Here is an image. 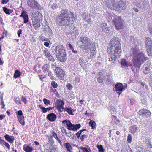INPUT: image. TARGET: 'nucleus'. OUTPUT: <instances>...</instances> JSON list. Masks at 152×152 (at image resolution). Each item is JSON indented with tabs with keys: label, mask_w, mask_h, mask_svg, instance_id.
<instances>
[{
	"label": "nucleus",
	"mask_w": 152,
	"mask_h": 152,
	"mask_svg": "<svg viewBox=\"0 0 152 152\" xmlns=\"http://www.w3.org/2000/svg\"><path fill=\"white\" fill-rule=\"evenodd\" d=\"M49 65L47 64L44 65L42 67V69L44 73H45L48 70Z\"/></svg>",
	"instance_id": "31"
},
{
	"label": "nucleus",
	"mask_w": 152,
	"mask_h": 152,
	"mask_svg": "<svg viewBox=\"0 0 152 152\" xmlns=\"http://www.w3.org/2000/svg\"><path fill=\"white\" fill-rule=\"evenodd\" d=\"M147 52L149 56H152V46L147 47Z\"/></svg>",
	"instance_id": "32"
},
{
	"label": "nucleus",
	"mask_w": 152,
	"mask_h": 152,
	"mask_svg": "<svg viewBox=\"0 0 152 152\" xmlns=\"http://www.w3.org/2000/svg\"><path fill=\"white\" fill-rule=\"evenodd\" d=\"M43 101L44 104L46 105H48V104H50V102L49 100H48L45 98L43 99Z\"/></svg>",
	"instance_id": "38"
},
{
	"label": "nucleus",
	"mask_w": 152,
	"mask_h": 152,
	"mask_svg": "<svg viewBox=\"0 0 152 152\" xmlns=\"http://www.w3.org/2000/svg\"><path fill=\"white\" fill-rule=\"evenodd\" d=\"M107 7L111 10L119 11L124 9L125 4L121 0H106Z\"/></svg>",
	"instance_id": "4"
},
{
	"label": "nucleus",
	"mask_w": 152,
	"mask_h": 152,
	"mask_svg": "<svg viewBox=\"0 0 152 152\" xmlns=\"http://www.w3.org/2000/svg\"><path fill=\"white\" fill-rule=\"evenodd\" d=\"M80 40L79 43H80L81 42L82 44L80 46L81 48L84 50H87L89 48L90 45V41L86 37H81L80 39Z\"/></svg>",
	"instance_id": "6"
},
{
	"label": "nucleus",
	"mask_w": 152,
	"mask_h": 152,
	"mask_svg": "<svg viewBox=\"0 0 152 152\" xmlns=\"http://www.w3.org/2000/svg\"><path fill=\"white\" fill-rule=\"evenodd\" d=\"M32 23L33 26L35 30H37L38 28H40L41 26L40 23L37 22H36L34 21L32 22Z\"/></svg>",
	"instance_id": "24"
},
{
	"label": "nucleus",
	"mask_w": 152,
	"mask_h": 152,
	"mask_svg": "<svg viewBox=\"0 0 152 152\" xmlns=\"http://www.w3.org/2000/svg\"><path fill=\"white\" fill-rule=\"evenodd\" d=\"M27 3L28 5L32 9L38 10L41 9L40 5L35 0H28Z\"/></svg>",
	"instance_id": "7"
},
{
	"label": "nucleus",
	"mask_w": 152,
	"mask_h": 152,
	"mask_svg": "<svg viewBox=\"0 0 152 152\" xmlns=\"http://www.w3.org/2000/svg\"><path fill=\"white\" fill-rule=\"evenodd\" d=\"M20 100V98L19 97H18L17 98H16L15 102L18 104H21V102Z\"/></svg>",
	"instance_id": "49"
},
{
	"label": "nucleus",
	"mask_w": 152,
	"mask_h": 152,
	"mask_svg": "<svg viewBox=\"0 0 152 152\" xmlns=\"http://www.w3.org/2000/svg\"><path fill=\"white\" fill-rule=\"evenodd\" d=\"M67 129L69 130L76 131L79 129L81 126L80 124H77L75 125L72 124L71 122L69 124H68Z\"/></svg>",
	"instance_id": "12"
},
{
	"label": "nucleus",
	"mask_w": 152,
	"mask_h": 152,
	"mask_svg": "<svg viewBox=\"0 0 152 152\" xmlns=\"http://www.w3.org/2000/svg\"><path fill=\"white\" fill-rule=\"evenodd\" d=\"M47 58L49 60L53 62L55 61L54 59L51 55H50L49 56H48Z\"/></svg>",
	"instance_id": "47"
},
{
	"label": "nucleus",
	"mask_w": 152,
	"mask_h": 152,
	"mask_svg": "<svg viewBox=\"0 0 152 152\" xmlns=\"http://www.w3.org/2000/svg\"><path fill=\"white\" fill-rule=\"evenodd\" d=\"M22 112L21 110H19L18 112V114L19 115V116H22Z\"/></svg>",
	"instance_id": "60"
},
{
	"label": "nucleus",
	"mask_w": 152,
	"mask_h": 152,
	"mask_svg": "<svg viewBox=\"0 0 152 152\" xmlns=\"http://www.w3.org/2000/svg\"><path fill=\"white\" fill-rule=\"evenodd\" d=\"M115 47L114 50V55L115 56H117V57H119L121 56V54L122 52L121 45Z\"/></svg>",
	"instance_id": "16"
},
{
	"label": "nucleus",
	"mask_w": 152,
	"mask_h": 152,
	"mask_svg": "<svg viewBox=\"0 0 152 152\" xmlns=\"http://www.w3.org/2000/svg\"><path fill=\"white\" fill-rule=\"evenodd\" d=\"M22 100L23 102L25 104H26L27 103L26 98L23 97V96L22 97Z\"/></svg>",
	"instance_id": "58"
},
{
	"label": "nucleus",
	"mask_w": 152,
	"mask_h": 152,
	"mask_svg": "<svg viewBox=\"0 0 152 152\" xmlns=\"http://www.w3.org/2000/svg\"><path fill=\"white\" fill-rule=\"evenodd\" d=\"M101 27L103 31L106 34H109L110 31V28L109 27L106 23H104L101 25Z\"/></svg>",
	"instance_id": "15"
},
{
	"label": "nucleus",
	"mask_w": 152,
	"mask_h": 152,
	"mask_svg": "<svg viewBox=\"0 0 152 152\" xmlns=\"http://www.w3.org/2000/svg\"><path fill=\"white\" fill-rule=\"evenodd\" d=\"M56 103L57 104V105L56 107H58L59 106H62V105H63L64 104V101L60 99H58L57 100Z\"/></svg>",
	"instance_id": "29"
},
{
	"label": "nucleus",
	"mask_w": 152,
	"mask_h": 152,
	"mask_svg": "<svg viewBox=\"0 0 152 152\" xmlns=\"http://www.w3.org/2000/svg\"><path fill=\"white\" fill-rule=\"evenodd\" d=\"M43 52L47 58L48 56H49L50 54L48 51L46 49H45L43 50Z\"/></svg>",
	"instance_id": "39"
},
{
	"label": "nucleus",
	"mask_w": 152,
	"mask_h": 152,
	"mask_svg": "<svg viewBox=\"0 0 152 152\" xmlns=\"http://www.w3.org/2000/svg\"><path fill=\"white\" fill-rule=\"evenodd\" d=\"M4 145L6 147H7L8 149H10V145L7 142H6L4 144Z\"/></svg>",
	"instance_id": "63"
},
{
	"label": "nucleus",
	"mask_w": 152,
	"mask_h": 152,
	"mask_svg": "<svg viewBox=\"0 0 152 152\" xmlns=\"http://www.w3.org/2000/svg\"><path fill=\"white\" fill-rule=\"evenodd\" d=\"M76 20L77 18L72 12L67 9H62L61 13L56 16L55 22L59 26H69L72 22Z\"/></svg>",
	"instance_id": "1"
},
{
	"label": "nucleus",
	"mask_w": 152,
	"mask_h": 152,
	"mask_svg": "<svg viewBox=\"0 0 152 152\" xmlns=\"http://www.w3.org/2000/svg\"><path fill=\"white\" fill-rule=\"evenodd\" d=\"M88 137V135H85L84 134H83L82 135H81V136L80 137V139L81 140V141H83L84 140L87 138Z\"/></svg>",
	"instance_id": "50"
},
{
	"label": "nucleus",
	"mask_w": 152,
	"mask_h": 152,
	"mask_svg": "<svg viewBox=\"0 0 152 152\" xmlns=\"http://www.w3.org/2000/svg\"><path fill=\"white\" fill-rule=\"evenodd\" d=\"M112 47H108V48L107 50V52L110 54H112Z\"/></svg>",
	"instance_id": "53"
},
{
	"label": "nucleus",
	"mask_w": 152,
	"mask_h": 152,
	"mask_svg": "<svg viewBox=\"0 0 152 152\" xmlns=\"http://www.w3.org/2000/svg\"><path fill=\"white\" fill-rule=\"evenodd\" d=\"M26 15V14L25 11H24V12L23 11V12H22L21 13V14L20 16V17H22L23 18L24 16L25 15Z\"/></svg>",
	"instance_id": "64"
},
{
	"label": "nucleus",
	"mask_w": 152,
	"mask_h": 152,
	"mask_svg": "<svg viewBox=\"0 0 152 152\" xmlns=\"http://www.w3.org/2000/svg\"><path fill=\"white\" fill-rule=\"evenodd\" d=\"M112 22L118 30H122L124 26V20L120 16H115L112 20Z\"/></svg>",
	"instance_id": "5"
},
{
	"label": "nucleus",
	"mask_w": 152,
	"mask_h": 152,
	"mask_svg": "<svg viewBox=\"0 0 152 152\" xmlns=\"http://www.w3.org/2000/svg\"><path fill=\"white\" fill-rule=\"evenodd\" d=\"M31 16L32 22H37L39 23H40V20L42 19V14L39 12L32 13Z\"/></svg>",
	"instance_id": "9"
},
{
	"label": "nucleus",
	"mask_w": 152,
	"mask_h": 152,
	"mask_svg": "<svg viewBox=\"0 0 152 152\" xmlns=\"http://www.w3.org/2000/svg\"><path fill=\"white\" fill-rule=\"evenodd\" d=\"M104 78L103 77H98L97 78V81L99 83H102L103 82Z\"/></svg>",
	"instance_id": "45"
},
{
	"label": "nucleus",
	"mask_w": 152,
	"mask_h": 152,
	"mask_svg": "<svg viewBox=\"0 0 152 152\" xmlns=\"http://www.w3.org/2000/svg\"><path fill=\"white\" fill-rule=\"evenodd\" d=\"M73 134H72V133L71 132H69L68 133H66V135L69 137H70Z\"/></svg>",
	"instance_id": "56"
},
{
	"label": "nucleus",
	"mask_w": 152,
	"mask_h": 152,
	"mask_svg": "<svg viewBox=\"0 0 152 152\" xmlns=\"http://www.w3.org/2000/svg\"><path fill=\"white\" fill-rule=\"evenodd\" d=\"M82 16L83 20L87 23H89L91 22V18H90V17L86 14V12H83L82 14Z\"/></svg>",
	"instance_id": "17"
},
{
	"label": "nucleus",
	"mask_w": 152,
	"mask_h": 152,
	"mask_svg": "<svg viewBox=\"0 0 152 152\" xmlns=\"http://www.w3.org/2000/svg\"><path fill=\"white\" fill-rule=\"evenodd\" d=\"M145 41L147 47H152V40L149 37H146L145 38Z\"/></svg>",
	"instance_id": "19"
},
{
	"label": "nucleus",
	"mask_w": 152,
	"mask_h": 152,
	"mask_svg": "<svg viewBox=\"0 0 152 152\" xmlns=\"http://www.w3.org/2000/svg\"><path fill=\"white\" fill-rule=\"evenodd\" d=\"M9 0H2L1 3L3 4L7 3L9 1Z\"/></svg>",
	"instance_id": "62"
},
{
	"label": "nucleus",
	"mask_w": 152,
	"mask_h": 152,
	"mask_svg": "<svg viewBox=\"0 0 152 152\" xmlns=\"http://www.w3.org/2000/svg\"><path fill=\"white\" fill-rule=\"evenodd\" d=\"M62 122L64 124L66 123V124L67 127L68 126V125L70 123H71L70 121L68 120H65L62 121Z\"/></svg>",
	"instance_id": "41"
},
{
	"label": "nucleus",
	"mask_w": 152,
	"mask_h": 152,
	"mask_svg": "<svg viewBox=\"0 0 152 152\" xmlns=\"http://www.w3.org/2000/svg\"><path fill=\"white\" fill-rule=\"evenodd\" d=\"M64 145L67 151L69 152H72L71 149H72V147L69 143L68 142L65 143H64Z\"/></svg>",
	"instance_id": "21"
},
{
	"label": "nucleus",
	"mask_w": 152,
	"mask_h": 152,
	"mask_svg": "<svg viewBox=\"0 0 152 152\" xmlns=\"http://www.w3.org/2000/svg\"><path fill=\"white\" fill-rule=\"evenodd\" d=\"M66 88L69 90H71L72 88V85L69 83L67 84L66 85Z\"/></svg>",
	"instance_id": "51"
},
{
	"label": "nucleus",
	"mask_w": 152,
	"mask_h": 152,
	"mask_svg": "<svg viewBox=\"0 0 152 152\" xmlns=\"http://www.w3.org/2000/svg\"><path fill=\"white\" fill-rule=\"evenodd\" d=\"M69 48L72 50L73 52L75 53H77V51H75L74 50L72 46L70 44H69Z\"/></svg>",
	"instance_id": "48"
},
{
	"label": "nucleus",
	"mask_w": 152,
	"mask_h": 152,
	"mask_svg": "<svg viewBox=\"0 0 152 152\" xmlns=\"http://www.w3.org/2000/svg\"><path fill=\"white\" fill-rule=\"evenodd\" d=\"M23 18L24 20V23H26L28 21V17L27 15H25Z\"/></svg>",
	"instance_id": "36"
},
{
	"label": "nucleus",
	"mask_w": 152,
	"mask_h": 152,
	"mask_svg": "<svg viewBox=\"0 0 152 152\" xmlns=\"http://www.w3.org/2000/svg\"><path fill=\"white\" fill-rule=\"evenodd\" d=\"M54 54H55L59 61L61 62L65 61L67 56L66 52L63 46L61 45H58L54 49Z\"/></svg>",
	"instance_id": "3"
},
{
	"label": "nucleus",
	"mask_w": 152,
	"mask_h": 152,
	"mask_svg": "<svg viewBox=\"0 0 152 152\" xmlns=\"http://www.w3.org/2000/svg\"><path fill=\"white\" fill-rule=\"evenodd\" d=\"M58 6L57 4L56 3H54L53 4L52 6V8L53 10H54L56 9Z\"/></svg>",
	"instance_id": "52"
},
{
	"label": "nucleus",
	"mask_w": 152,
	"mask_h": 152,
	"mask_svg": "<svg viewBox=\"0 0 152 152\" xmlns=\"http://www.w3.org/2000/svg\"><path fill=\"white\" fill-rule=\"evenodd\" d=\"M79 63L82 66L84 65V60L83 58L80 57L79 59Z\"/></svg>",
	"instance_id": "40"
},
{
	"label": "nucleus",
	"mask_w": 152,
	"mask_h": 152,
	"mask_svg": "<svg viewBox=\"0 0 152 152\" xmlns=\"http://www.w3.org/2000/svg\"><path fill=\"white\" fill-rule=\"evenodd\" d=\"M54 72L56 73V76L59 78H62L64 75V73L62 69L59 67H56Z\"/></svg>",
	"instance_id": "10"
},
{
	"label": "nucleus",
	"mask_w": 152,
	"mask_h": 152,
	"mask_svg": "<svg viewBox=\"0 0 152 152\" xmlns=\"http://www.w3.org/2000/svg\"><path fill=\"white\" fill-rule=\"evenodd\" d=\"M5 139L8 142L12 143L14 140V137L13 136H9L8 134L5 135L4 136Z\"/></svg>",
	"instance_id": "18"
},
{
	"label": "nucleus",
	"mask_w": 152,
	"mask_h": 152,
	"mask_svg": "<svg viewBox=\"0 0 152 152\" xmlns=\"http://www.w3.org/2000/svg\"><path fill=\"white\" fill-rule=\"evenodd\" d=\"M57 116L54 113H50L48 114L46 117V118L51 122H53L56 120Z\"/></svg>",
	"instance_id": "14"
},
{
	"label": "nucleus",
	"mask_w": 152,
	"mask_h": 152,
	"mask_svg": "<svg viewBox=\"0 0 152 152\" xmlns=\"http://www.w3.org/2000/svg\"><path fill=\"white\" fill-rule=\"evenodd\" d=\"M110 44V45L112 48L121 45L120 39L118 37H114L111 39Z\"/></svg>",
	"instance_id": "8"
},
{
	"label": "nucleus",
	"mask_w": 152,
	"mask_h": 152,
	"mask_svg": "<svg viewBox=\"0 0 152 152\" xmlns=\"http://www.w3.org/2000/svg\"><path fill=\"white\" fill-rule=\"evenodd\" d=\"M129 130L130 132L134 134L138 130L137 127L135 125L131 126L129 127Z\"/></svg>",
	"instance_id": "20"
},
{
	"label": "nucleus",
	"mask_w": 152,
	"mask_h": 152,
	"mask_svg": "<svg viewBox=\"0 0 152 152\" xmlns=\"http://www.w3.org/2000/svg\"><path fill=\"white\" fill-rule=\"evenodd\" d=\"M22 30L21 29L19 30L18 31L17 34L18 37H20V35L22 34Z\"/></svg>",
	"instance_id": "61"
},
{
	"label": "nucleus",
	"mask_w": 152,
	"mask_h": 152,
	"mask_svg": "<svg viewBox=\"0 0 152 152\" xmlns=\"http://www.w3.org/2000/svg\"><path fill=\"white\" fill-rule=\"evenodd\" d=\"M89 125L91 127V128L93 129L96 127V124L93 120H91L90 121Z\"/></svg>",
	"instance_id": "23"
},
{
	"label": "nucleus",
	"mask_w": 152,
	"mask_h": 152,
	"mask_svg": "<svg viewBox=\"0 0 152 152\" xmlns=\"http://www.w3.org/2000/svg\"><path fill=\"white\" fill-rule=\"evenodd\" d=\"M38 106L39 107V108L42 110L43 113H45L47 112V108L42 106L41 104H40Z\"/></svg>",
	"instance_id": "34"
},
{
	"label": "nucleus",
	"mask_w": 152,
	"mask_h": 152,
	"mask_svg": "<svg viewBox=\"0 0 152 152\" xmlns=\"http://www.w3.org/2000/svg\"><path fill=\"white\" fill-rule=\"evenodd\" d=\"M39 38L41 40L43 41H48L49 40V39L48 38H46L45 36H43L42 35H40V36H39Z\"/></svg>",
	"instance_id": "35"
},
{
	"label": "nucleus",
	"mask_w": 152,
	"mask_h": 152,
	"mask_svg": "<svg viewBox=\"0 0 152 152\" xmlns=\"http://www.w3.org/2000/svg\"><path fill=\"white\" fill-rule=\"evenodd\" d=\"M21 75L20 72L18 70L15 71V73L14 74V77L15 78H17L19 77Z\"/></svg>",
	"instance_id": "27"
},
{
	"label": "nucleus",
	"mask_w": 152,
	"mask_h": 152,
	"mask_svg": "<svg viewBox=\"0 0 152 152\" xmlns=\"http://www.w3.org/2000/svg\"><path fill=\"white\" fill-rule=\"evenodd\" d=\"M132 140V137L130 134H128L127 136V141L129 143H131Z\"/></svg>",
	"instance_id": "44"
},
{
	"label": "nucleus",
	"mask_w": 152,
	"mask_h": 152,
	"mask_svg": "<svg viewBox=\"0 0 152 152\" xmlns=\"http://www.w3.org/2000/svg\"><path fill=\"white\" fill-rule=\"evenodd\" d=\"M151 69V67H145L143 71V73L145 74H147L150 72Z\"/></svg>",
	"instance_id": "28"
},
{
	"label": "nucleus",
	"mask_w": 152,
	"mask_h": 152,
	"mask_svg": "<svg viewBox=\"0 0 152 152\" xmlns=\"http://www.w3.org/2000/svg\"><path fill=\"white\" fill-rule=\"evenodd\" d=\"M3 11L7 14L9 15L13 12L12 10H10L5 7H2Z\"/></svg>",
	"instance_id": "22"
},
{
	"label": "nucleus",
	"mask_w": 152,
	"mask_h": 152,
	"mask_svg": "<svg viewBox=\"0 0 152 152\" xmlns=\"http://www.w3.org/2000/svg\"><path fill=\"white\" fill-rule=\"evenodd\" d=\"M81 134V132L79 131L76 134V135L77 136V137L78 139L79 138Z\"/></svg>",
	"instance_id": "57"
},
{
	"label": "nucleus",
	"mask_w": 152,
	"mask_h": 152,
	"mask_svg": "<svg viewBox=\"0 0 152 152\" xmlns=\"http://www.w3.org/2000/svg\"><path fill=\"white\" fill-rule=\"evenodd\" d=\"M133 64L136 68H140L141 65L148 59L143 52H140L137 47L134 48L133 50Z\"/></svg>",
	"instance_id": "2"
},
{
	"label": "nucleus",
	"mask_w": 152,
	"mask_h": 152,
	"mask_svg": "<svg viewBox=\"0 0 152 152\" xmlns=\"http://www.w3.org/2000/svg\"><path fill=\"white\" fill-rule=\"evenodd\" d=\"M18 118L19 122L23 125H25L24 116H18Z\"/></svg>",
	"instance_id": "25"
},
{
	"label": "nucleus",
	"mask_w": 152,
	"mask_h": 152,
	"mask_svg": "<svg viewBox=\"0 0 152 152\" xmlns=\"http://www.w3.org/2000/svg\"><path fill=\"white\" fill-rule=\"evenodd\" d=\"M114 88L116 91H119L120 92V93L117 92V93H118L119 95H120L124 89V86L121 83H117L115 86Z\"/></svg>",
	"instance_id": "13"
},
{
	"label": "nucleus",
	"mask_w": 152,
	"mask_h": 152,
	"mask_svg": "<svg viewBox=\"0 0 152 152\" xmlns=\"http://www.w3.org/2000/svg\"><path fill=\"white\" fill-rule=\"evenodd\" d=\"M68 110L67 111V112L70 115H74L72 113V110L71 107H68Z\"/></svg>",
	"instance_id": "46"
},
{
	"label": "nucleus",
	"mask_w": 152,
	"mask_h": 152,
	"mask_svg": "<svg viewBox=\"0 0 152 152\" xmlns=\"http://www.w3.org/2000/svg\"><path fill=\"white\" fill-rule=\"evenodd\" d=\"M23 149L24 151L26 152H31L33 150V148L32 147L28 146L24 148Z\"/></svg>",
	"instance_id": "30"
},
{
	"label": "nucleus",
	"mask_w": 152,
	"mask_h": 152,
	"mask_svg": "<svg viewBox=\"0 0 152 152\" xmlns=\"http://www.w3.org/2000/svg\"><path fill=\"white\" fill-rule=\"evenodd\" d=\"M139 115L143 118H148L150 116L151 113L150 111L146 109H142L139 111Z\"/></svg>",
	"instance_id": "11"
},
{
	"label": "nucleus",
	"mask_w": 152,
	"mask_h": 152,
	"mask_svg": "<svg viewBox=\"0 0 152 152\" xmlns=\"http://www.w3.org/2000/svg\"><path fill=\"white\" fill-rule=\"evenodd\" d=\"M51 133L52 134V136L53 137H54L56 140H57L59 138L57 136V134L55 133V132L53 131H52L51 132Z\"/></svg>",
	"instance_id": "42"
},
{
	"label": "nucleus",
	"mask_w": 152,
	"mask_h": 152,
	"mask_svg": "<svg viewBox=\"0 0 152 152\" xmlns=\"http://www.w3.org/2000/svg\"><path fill=\"white\" fill-rule=\"evenodd\" d=\"M97 147L98 148L99 152H104V150L103 146L102 145H97Z\"/></svg>",
	"instance_id": "33"
},
{
	"label": "nucleus",
	"mask_w": 152,
	"mask_h": 152,
	"mask_svg": "<svg viewBox=\"0 0 152 152\" xmlns=\"http://www.w3.org/2000/svg\"><path fill=\"white\" fill-rule=\"evenodd\" d=\"M80 81V78L78 77H75V82L76 83H78Z\"/></svg>",
	"instance_id": "59"
},
{
	"label": "nucleus",
	"mask_w": 152,
	"mask_h": 152,
	"mask_svg": "<svg viewBox=\"0 0 152 152\" xmlns=\"http://www.w3.org/2000/svg\"><path fill=\"white\" fill-rule=\"evenodd\" d=\"M128 61H126L125 59H123L121 60V67L123 68H125L126 67Z\"/></svg>",
	"instance_id": "26"
},
{
	"label": "nucleus",
	"mask_w": 152,
	"mask_h": 152,
	"mask_svg": "<svg viewBox=\"0 0 152 152\" xmlns=\"http://www.w3.org/2000/svg\"><path fill=\"white\" fill-rule=\"evenodd\" d=\"M111 58V57H109V61H113L114 62V61H116L117 58L116 57H114L113 59Z\"/></svg>",
	"instance_id": "54"
},
{
	"label": "nucleus",
	"mask_w": 152,
	"mask_h": 152,
	"mask_svg": "<svg viewBox=\"0 0 152 152\" xmlns=\"http://www.w3.org/2000/svg\"><path fill=\"white\" fill-rule=\"evenodd\" d=\"M149 84L151 86H152V74L150 75L149 77Z\"/></svg>",
	"instance_id": "55"
},
{
	"label": "nucleus",
	"mask_w": 152,
	"mask_h": 152,
	"mask_svg": "<svg viewBox=\"0 0 152 152\" xmlns=\"http://www.w3.org/2000/svg\"><path fill=\"white\" fill-rule=\"evenodd\" d=\"M51 85L54 88H56L58 86L57 83L54 81H52L51 83Z\"/></svg>",
	"instance_id": "43"
},
{
	"label": "nucleus",
	"mask_w": 152,
	"mask_h": 152,
	"mask_svg": "<svg viewBox=\"0 0 152 152\" xmlns=\"http://www.w3.org/2000/svg\"><path fill=\"white\" fill-rule=\"evenodd\" d=\"M49 142L51 145H53L54 143V141L53 139V136L52 135L50 136L48 138Z\"/></svg>",
	"instance_id": "37"
}]
</instances>
